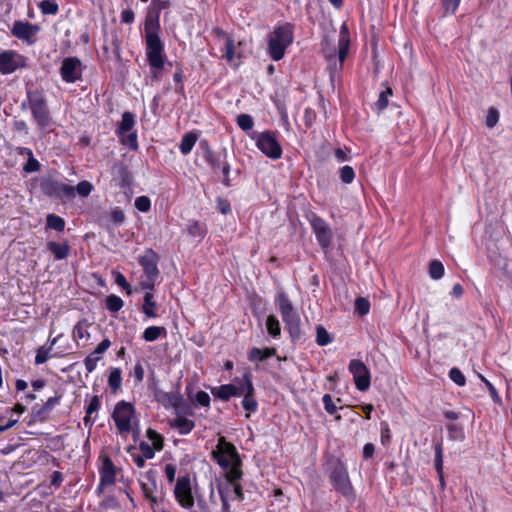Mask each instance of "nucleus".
Listing matches in <instances>:
<instances>
[{"label":"nucleus","instance_id":"1","mask_svg":"<svg viewBox=\"0 0 512 512\" xmlns=\"http://www.w3.org/2000/svg\"><path fill=\"white\" fill-rule=\"evenodd\" d=\"M212 457L217 464L225 471V477L228 481L240 480L243 472L241 470L242 461L236 447L226 441L225 437L218 439L215 449L212 451Z\"/></svg>","mask_w":512,"mask_h":512},{"label":"nucleus","instance_id":"2","mask_svg":"<svg viewBox=\"0 0 512 512\" xmlns=\"http://www.w3.org/2000/svg\"><path fill=\"white\" fill-rule=\"evenodd\" d=\"M294 39V26L291 23L277 25L268 36V54L274 61L281 60Z\"/></svg>","mask_w":512,"mask_h":512},{"label":"nucleus","instance_id":"3","mask_svg":"<svg viewBox=\"0 0 512 512\" xmlns=\"http://www.w3.org/2000/svg\"><path fill=\"white\" fill-rule=\"evenodd\" d=\"M275 304L292 341L299 340L301 338V319L288 295L283 291L278 292Z\"/></svg>","mask_w":512,"mask_h":512},{"label":"nucleus","instance_id":"4","mask_svg":"<svg viewBox=\"0 0 512 512\" xmlns=\"http://www.w3.org/2000/svg\"><path fill=\"white\" fill-rule=\"evenodd\" d=\"M329 480L333 488L348 501L355 500V492L346 465L340 459L329 462Z\"/></svg>","mask_w":512,"mask_h":512},{"label":"nucleus","instance_id":"5","mask_svg":"<svg viewBox=\"0 0 512 512\" xmlns=\"http://www.w3.org/2000/svg\"><path fill=\"white\" fill-rule=\"evenodd\" d=\"M249 137L255 141L256 147L268 158L278 160L283 150L277 138V132L265 130L262 132L252 131Z\"/></svg>","mask_w":512,"mask_h":512},{"label":"nucleus","instance_id":"6","mask_svg":"<svg viewBox=\"0 0 512 512\" xmlns=\"http://www.w3.org/2000/svg\"><path fill=\"white\" fill-rule=\"evenodd\" d=\"M117 431L120 435L126 436L133 430V425L137 424L134 407L131 403L120 401L116 404L112 413Z\"/></svg>","mask_w":512,"mask_h":512},{"label":"nucleus","instance_id":"7","mask_svg":"<svg viewBox=\"0 0 512 512\" xmlns=\"http://www.w3.org/2000/svg\"><path fill=\"white\" fill-rule=\"evenodd\" d=\"M27 102L37 125L40 128H47L51 123V116L43 93L27 91Z\"/></svg>","mask_w":512,"mask_h":512},{"label":"nucleus","instance_id":"8","mask_svg":"<svg viewBox=\"0 0 512 512\" xmlns=\"http://www.w3.org/2000/svg\"><path fill=\"white\" fill-rule=\"evenodd\" d=\"M139 264L145 275V279L141 281V287L152 291L159 276L158 255L152 249H148L139 257Z\"/></svg>","mask_w":512,"mask_h":512},{"label":"nucleus","instance_id":"9","mask_svg":"<svg viewBox=\"0 0 512 512\" xmlns=\"http://www.w3.org/2000/svg\"><path fill=\"white\" fill-rule=\"evenodd\" d=\"M146 56L151 69L162 70L165 61L164 44L159 35L145 37Z\"/></svg>","mask_w":512,"mask_h":512},{"label":"nucleus","instance_id":"10","mask_svg":"<svg viewBox=\"0 0 512 512\" xmlns=\"http://www.w3.org/2000/svg\"><path fill=\"white\" fill-rule=\"evenodd\" d=\"M177 503L184 509H191L194 506V496L189 475L177 478L173 490Z\"/></svg>","mask_w":512,"mask_h":512},{"label":"nucleus","instance_id":"11","mask_svg":"<svg viewBox=\"0 0 512 512\" xmlns=\"http://www.w3.org/2000/svg\"><path fill=\"white\" fill-rule=\"evenodd\" d=\"M27 67V58L15 50L0 52V74H12L18 69Z\"/></svg>","mask_w":512,"mask_h":512},{"label":"nucleus","instance_id":"12","mask_svg":"<svg viewBox=\"0 0 512 512\" xmlns=\"http://www.w3.org/2000/svg\"><path fill=\"white\" fill-rule=\"evenodd\" d=\"M349 372L353 375L354 383L359 391H367L371 385L369 369L363 361L353 359L348 366Z\"/></svg>","mask_w":512,"mask_h":512},{"label":"nucleus","instance_id":"13","mask_svg":"<svg viewBox=\"0 0 512 512\" xmlns=\"http://www.w3.org/2000/svg\"><path fill=\"white\" fill-rule=\"evenodd\" d=\"M212 32L218 39L223 40L224 45L221 51L223 58H225L227 62L233 63L236 59L241 58V53L238 49L241 46V42L236 44L234 39L221 28L216 27Z\"/></svg>","mask_w":512,"mask_h":512},{"label":"nucleus","instance_id":"14","mask_svg":"<svg viewBox=\"0 0 512 512\" xmlns=\"http://www.w3.org/2000/svg\"><path fill=\"white\" fill-rule=\"evenodd\" d=\"M82 62L77 57L64 58L60 67V75L65 83H75L81 79Z\"/></svg>","mask_w":512,"mask_h":512},{"label":"nucleus","instance_id":"15","mask_svg":"<svg viewBox=\"0 0 512 512\" xmlns=\"http://www.w3.org/2000/svg\"><path fill=\"white\" fill-rule=\"evenodd\" d=\"M310 224L318 244L322 249H328L333 238L332 230L328 223L321 217L314 215L310 220Z\"/></svg>","mask_w":512,"mask_h":512},{"label":"nucleus","instance_id":"16","mask_svg":"<svg viewBox=\"0 0 512 512\" xmlns=\"http://www.w3.org/2000/svg\"><path fill=\"white\" fill-rule=\"evenodd\" d=\"M243 400L241 402L242 407L247 411L246 417L248 418L251 413H254L258 409V402L255 398V388L252 382V375L250 372L243 374Z\"/></svg>","mask_w":512,"mask_h":512},{"label":"nucleus","instance_id":"17","mask_svg":"<svg viewBox=\"0 0 512 512\" xmlns=\"http://www.w3.org/2000/svg\"><path fill=\"white\" fill-rule=\"evenodd\" d=\"M42 189L46 195L63 200L72 199L75 196V188L73 186L58 181L44 183Z\"/></svg>","mask_w":512,"mask_h":512},{"label":"nucleus","instance_id":"18","mask_svg":"<svg viewBox=\"0 0 512 512\" xmlns=\"http://www.w3.org/2000/svg\"><path fill=\"white\" fill-rule=\"evenodd\" d=\"M204 159L215 172L218 170L221 171L223 175L222 183L225 186H230V165L226 161H223L220 156H216L208 147L205 151Z\"/></svg>","mask_w":512,"mask_h":512},{"label":"nucleus","instance_id":"19","mask_svg":"<svg viewBox=\"0 0 512 512\" xmlns=\"http://www.w3.org/2000/svg\"><path fill=\"white\" fill-rule=\"evenodd\" d=\"M235 381L238 384L230 383L214 387L211 389V393L222 401H229L232 397L241 396L243 392V379H236Z\"/></svg>","mask_w":512,"mask_h":512},{"label":"nucleus","instance_id":"20","mask_svg":"<svg viewBox=\"0 0 512 512\" xmlns=\"http://www.w3.org/2000/svg\"><path fill=\"white\" fill-rule=\"evenodd\" d=\"M155 399L166 409L177 410L182 402V396L179 392H166L157 389L154 393Z\"/></svg>","mask_w":512,"mask_h":512},{"label":"nucleus","instance_id":"21","mask_svg":"<svg viewBox=\"0 0 512 512\" xmlns=\"http://www.w3.org/2000/svg\"><path fill=\"white\" fill-rule=\"evenodd\" d=\"M111 346V341L109 339L102 340L97 347L91 352L84 360V365L88 373L93 372L96 367L98 361L101 359V354L106 352Z\"/></svg>","mask_w":512,"mask_h":512},{"label":"nucleus","instance_id":"22","mask_svg":"<svg viewBox=\"0 0 512 512\" xmlns=\"http://www.w3.org/2000/svg\"><path fill=\"white\" fill-rule=\"evenodd\" d=\"M350 46V39H349V32L347 29V26L343 24L341 26L340 32H339V39H338V62H339V69H342L343 63L348 55Z\"/></svg>","mask_w":512,"mask_h":512},{"label":"nucleus","instance_id":"23","mask_svg":"<svg viewBox=\"0 0 512 512\" xmlns=\"http://www.w3.org/2000/svg\"><path fill=\"white\" fill-rule=\"evenodd\" d=\"M116 472L115 466L109 457H105L103 460L102 467L100 469V484L102 486H110L115 483Z\"/></svg>","mask_w":512,"mask_h":512},{"label":"nucleus","instance_id":"24","mask_svg":"<svg viewBox=\"0 0 512 512\" xmlns=\"http://www.w3.org/2000/svg\"><path fill=\"white\" fill-rule=\"evenodd\" d=\"M227 483L219 487V491H225L227 497L231 501H242L244 499V493L239 480L228 481Z\"/></svg>","mask_w":512,"mask_h":512},{"label":"nucleus","instance_id":"25","mask_svg":"<svg viewBox=\"0 0 512 512\" xmlns=\"http://www.w3.org/2000/svg\"><path fill=\"white\" fill-rule=\"evenodd\" d=\"M158 303L154 300V295L152 291L147 290L143 297V305L142 312L145 314L147 318H156L158 317Z\"/></svg>","mask_w":512,"mask_h":512},{"label":"nucleus","instance_id":"26","mask_svg":"<svg viewBox=\"0 0 512 512\" xmlns=\"http://www.w3.org/2000/svg\"><path fill=\"white\" fill-rule=\"evenodd\" d=\"M100 398L95 395L90 400L89 404L86 407V415L84 417V424L86 427H92L97 418V412L100 409Z\"/></svg>","mask_w":512,"mask_h":512},{"label":"nucleus","instance_id":"27","mask_svg":"<svg viewBox=\"0 0 512 512\" xmlns=\"http://www.w3.org/2000/svg\"><path fill=\"white\" fill-rule=\"evenodd\" d=\"M12 34L18 39L29 41L34 31L30 23L15 21L12 27Z\"/></svg>","mask_w":512,"mask_h":512},{"label":"nucleus","instance_id":"28","mask_svg":"<svg viewBox=\"0 0 512 512\" xmlns=\"http://www.w3.org/2000/svg\"><path fill=\"white\" fill-rule=\"evenodd\" d=\"M47 249L53 254L55 260L66 259L70 253V247L67 242L58 243L49 241L47 243Z\"/></svg>","mask_w":512,"mask_h":512},{"label":"nucleus","instance_id":"29","mask_svg":"<svg viewBox=\"0 0 512 512\" xmlns=\"http://www.w3.org/2000/svg\"><path fill=\"white\" fill-rule=\"evenodd\" d=\"M145 37L151 35H159L160 32V23H159V15L152 13V11H148L145 25H144Z\"/></svg>","mask_w":512,"mask_h":512},{"label":"nucleus","instance_id":"30","mask_svg":"<svg viewBox=\"0 0 512 512\" xmlns=\"http://www.w3.org/2000/svg\"><path fill=\"white\" fill-rule=\"evenodd\" d=\"M171 427L177 429L179 434L187 435L194 429L195 423L193 420L179 416L171 422Z\"/></svg>","mask_w":512,"mask_h":512},{"label":"nucleus","instance_id":"31","mask_svg":"<svg viewBox=\"0 0 512 512\" xmlns=\"http://www.w3.org/2000/svg\"><path fill=\"white\" fill-rule=\"evenodd\" d=\"M135 123V115L129 111L124 112L116 130V134H123L133 131Z\"/></svg>","mask_w":512,"mask_h":512},{"label":"nucleus","instance_id":"32","mask_svg":"<svg viewBox=\"0 0 512 512\" xmlns=\"http://www.w3.org/2000/svg\"><path fill=\"white\" fill-rule=\"evenodd\" d=\"M166 335H167V330L165 327L149 326L144 330V332L142 334V338L146 342H153V341H156L157 339H159L160 337H166Z\"/></svg>","mask_w":512,"mask_h":512},{"label":"nucleus","instance_id":"33","mask_svg":"<svg viewBox=\"0 0 512 512\" xmlns=\"http://www.w3.org/2000/svg\"><path fill=\"white\" fill-rule=\"evenodd\" d=\"M197 138V134L194 132L186 133L182 137L179 149L183 155H188L192 151L193 147L197 142Z\"/></svg>","mask_w":512,"mask_h":512},{"label":"nucleus","instance_id":"34","mask_svg":"<svg viewBox=\"0 0 512 512\" xmlns=\"http://www.w3.org/2000/svg\"><path fill=\"white\" fill-rule=\"evenodd\" d=\"M186 230L189 236L198 238L199 240H202L206 235V227L195 220L189 221Z\"/></svg>","mask_w":512,"mask_h":512},{"label":"nucleus","instance_id":"35","mask_svg":"<svg viewBox=\"0 0 512 512\" xmlns=\"http://www.w3.org/2000/svg\"><path fill=\"white\" fill-rule=\"evenodd\" d=\"M266 329H267V332L268 334L272 337V338H279L280 335H281V326H280V322L279 320L277 319L276 316L274 315H269L267 318H266Z\"/></svg>","mask_w":512,"mask_h":512},{"label":"nucleus","instance_id":"36","mask_svg":"<svg viewBox=\"0 0 512 512\" xmlns=\"http://www.w3.org/2000/svg\"><path fill=\"white\" fill-rule=\"evenodd\" d=\"M434 451H435V469L437 471V474L439 478H443V445L442 441H438L434 445Z\"/></svg>","mask_w":512,"mask_h":512},{"label":"nucleus","instance_id":"37","mask_svg":"<svg viewBox=\"0 0 512 512\" xmlns=\"http://www.w3.org/2000/svg\"><path fill=\"white\" fill-rule=\"evenodd\" d=\"M51 346L42 345L36 351L35 364L40 365L47 362L50 358L58 357L57 354L52 353Z\"/></svg>","mask_w":512,"mask_h":512},{"label":"nucleus","instance_id":"38","mask_svg":"<svg viewBox=\"0 0 512 512\" xmlns=\"http://www.w3.org/2000/svg\"><path fill=\"white\" fill-rule=\"evenodd\" d=\"M120 142L131 150L138 149L137 132L130 131L128 133L117 134Z\"/></svg>","mask_w":512,"mask_h":512},{"label":"nucleus","instance_id":"39","mask_svg":"<svg viewBox=\"0 0 512 512\" xmlns=\"http://www.w3.org/2000/svg\"><path fill=\"white\" fill-rule=\"evenodd\" d=\"M123 305V300L117 295L111 294L105 299L106 309L111 313H117L122 309Z\"/></svg>","mask_w":512,"mask_h":512},{"label":"nucleus","instance_id":"40","mask_svg":"<svg viewBox=\"0 0 512 512\" xmlns=\"http://www.w3.org/2000/svg\"><path fill=\"white\" fill-rule=\"evenodd\" d=\"M47 228L61 232L65 228V221L62 217L55 214H48L46 218Z\"/></svg>","mask_w":512,"mask_h":512},{"label":"nucleus","instance_id":"41","mask_svg":"<svg viewBox=\"0 0 512 512\" xmlns=\"http://www.w3.org/2000/svg\"><path fill=\"white\" fill-rule=\"evenodd\" d=\"M38 7L44 15H56L59 12V6L54 0H42Z\"/></svg>","mask_w":512,"mask_h":512},{"label":"nucleus","instance_id":"42","mask_svg":"<svg viewBox=\"0 0 512 512\" xmlns=\"http://www.w3.org/2000/svg\"><path fill=\"white\" fill-rule=\"evenodd\" d=\"M122 384V373L119 368H114L108 376V385L114 391L118 390Z\"/></svg>","mask_w":512,"mask_h":512},{"label":"nucleus","instance_id":"43","mask_svg":"<svg viewBox=\"0 0 512 512\" xmlns=\"http://www.w3.org/2000/svg\"><path fill=\"white\" fill-rule=\"evenodd\" d=\"M90 336L88 332V323L86 320L79 321L73 328L74 339H84Z\"/></svg>","mask_w":512,"mask_h":512},{"label":"nucleus","instance_id":"44","mask_svg":"<svg viewBox=\"0 0 512 512\" xmlns=\"http://www.w3.org/2000/svg\"><path fill=\"white\" fill-rule=\"evenodd\" d=\"M444 274V266L438 260H433L429 265V275L432 279L438 280Z\"/></svg>","mask_w":512,"mask_h":512},{"label":"nucleus","instance_id":"45","mask_svg":"<svg viewBox=\"0 0 512 512\" xmlns=\"http://www.w3.org/2000/svg\"><path fill=\"white\" fill-rule=\"evenodd\" d=\"M447 430L451 440H463L465 437L463 427L458 424H448Z\"/></svg>","mask_w":512,"mask_h":512},{"label":"nucleus","instance_id":"46","mask_svg":"<svg viewBox=\"0 0 512 512\" xmlns=\"http://www.w3.org/2000/svg\"><path fill=\"white\" fill-rule=\"evenodd\" d=\"M331 342V338L327 330L323 326L316 328V343L319 346H326Z\"/></svg>","mask_w":512,"mask_h":512},{"label":"nucleus","instance_id":"47","mask_svg":"<svg viewBox=\"0 0 512 512\" xmlns=\"http://www.w3.org/2000/svg\"><path fill=\"white\" fill-rule=\"evenodd\" d=\"M339 173L341 181L345 184L352 183L355 178L354 169L349 165L341 167Z\"/></svg>","mask_w":512,"mask_h":512},{"label":"nucleus","instance_id":"48","mask_svg":"<svg viewBox=\"0 0 512 512\" xmlns=\"http://www.w3.org/2000/svg\"><path fill=\"white\" fill-rule=\"evenodd\" d=\"M237 124L243 131H249L253 128L254 121L249 114H240L237 117Z\"/></svg>","mask_w":512,"mask_h":512},{"label":"nucleus","instance_id":"49","mask_svg":"<svg viewBox=\"0 0 512 512\" xmlns=\"http://www.w3.org/2000/svg\"><path fill=\"white\" fill-rule=\"evenodd\" d=\"M193 402L196 406L209 408L210 407V396L207 392L200 390L195 394Z\"/></svg>","mask_w":512,"mask_h":512},{"label":"nucleus","instance_id":"50","mask_svg":"<svg viewBox=\"0 0 512 512\" xmlns=\"http://www.w3.org/2000/svg\"><path fill=\"white\" fill-rule=\"evenodd\" d=\"M443 10L444 14H450L453 15L457 11L460 0H439Z\"/></svg>","mask_w":512,"mask_h":512},{"label":"nucleus","instance_id":"51","mask_svg":"<svg viewBox=\"0 0 512 512\" xmlns=\"http://www.w3.org/2000/svg\"><path fill=\"white\" fill-rule=\"evenodd\" d=\"M147 437L152 442V446L156 450L159 451V450H161L163 448V438L155 430L148 429L147 430Z\"/></svg>","mask_w":512,"mask_h":512},{"label":"nucleus","instance_id":"52","mask_svg":"<svg viewBox=\"0 0 512 512\" xmlns=\"http://www.w3.org/2000/svg\"><path fill=\"white\" fill-rule=\"evenodd\" d=\"M170 6V2L168 0H153L148 8V11H152V13L159 15L160 12Z\"/></svg>","mask_w":512,"mask_h":512},{"label":"nucleus","instance_id":"53","mask_svg":"<svg viewBox=\"0 0 512 512\" xmlns=\"http://www.w3.org/2000/svg\"><path fill=\"white\" fill-rule=\"evenodd\" d=\"M449 377L458 386H464L466 383L464 374L456 367L450 369Z\"/></svg>","mask_w":512,"mask_h":512},{"label":"nucleus","instance_id":"54","mask_svg":"<svg viewBox=\"0 0 512 512\" xmlns=\"http://www.w3.org/2000/svg\"><path fill=\"white\" fill-rule=\"evenodd\" d=\"M134 205L141 212H148L151 208V201L147 196H139L135 199Z\"/></svg>","mask_w":512,"mask_h":512},{"label":"nucleus","instance_id":"55","mask_svg":"<svg viewBox=\"0 0 512 512\" xmlns=\"http://www.w3.org/2000/svg\"><path fill=\"white\" fill-rule=\"evenodd\" d=\"M124 220H125V215L121 208L115 207L114 209H112V211L110 213V221L115 226H119V225L123 224Z\"/></svg>","mask_w":512,"mask_h":512},{"label":"nucleus","instance_id":"56","mask_svg":"<svg viewBox=\"0 0 512 512\" xmlns=\"http://www.w3.org/2000/svg\"><path fill=\"white\" fill-rule=\"evenodd\" d=\"M499 120V112L496 108L490 107L486 116V126L493 128Z\"/></svg>","mask_w":512,"mask_h":512},{"label":"nucleus","instance_id":"57","mask_svg":"<svg viewBox=\"0 0 512 512\" xmlns=\"http://www.w3.org/2000/svg\"><path fill=\"white\" fill-rule=\"evenodd\" d=\"M355 309L360 315H366L370 309V303L366 298L359 297L355 301Z\"/></svg>","mask_w":512,"mask_h":512},{"label":"nucleus","instance_id":"58","mask_svg":"<svg viewBox=\"0 0 512 512\" xmlns=\"http://www.w3.org/2000/svg\"><path fill=\"white\" fill-rule=\"evenodd\" d=\"M140 455L146 458L147 460L152 459L155 455L154 450H156L153 446L148 444L147 442L142 441L139 444Z\"/></svg>","mask_w":512,"mask_h":512},{"label":"nucleus","instance_id":"59","mask_svg":"<svg viewBox=\"0 0 512 512\" xmlns=\"http://www.w3.org/2000/svg\"><path fill=\"white\" fill-rule=\"evenodd\" d=\"M75 188V191L82 197H87L92 189H93V186L90 182L88 181H81L77 184Z\"/></svg>","mask_w":512,"mask_h":512},{"label":"nucleus","instance_id":"60","mask_svg":"<svg viewBox=\"0 0 512 512\" xmlns=\"http://www.w3.org/2000/svg\"><path fill=\"white\" fill-rule=\"evenodd\" d=\"M392 95L391 88H387L386 90L382 91L378 97V100L376 102V106L379 110H383L388 105V97Z\"/></svg>","mask_w":512,"mask_h":512},{"label":"nucleus","instance_id":"61","mask_svg":"<svg viewBox=\"0 0 512 512\" xmlns=\"http://www.w3.org/2000/svg\"><path fill=\"white\" fill-rule=\"evenodd\" d=\"M324 408L326 412L330 415H333L337 411V406L334 404L333 399L330 394H325L322 398Z\"/></svg>","mask_w":512,"mask_h":512},{"label":"nucleus","instance_id":"62","mask_svg":"<svg viewBox=\"0 0 512 512\" xmlns=\"http://www.w3.org/2000/svg\"><path fill=\"white\" fill-rule=\"evenodd\" d=\"M248 359L251 362H262V361L266 360L264 357V350L257 348V347H253L249 351Z\"/></svg>","mask_w":512,"mask_h":512},{"label":"nucleus","instance_id":"63","mask_svg":"<svg viewBox=\"0 0 512 512\" xmlns=\"http://www.w3.org/2000/svg\"><path fill=\"white\" fill-rule=\"evenodd\" d=\"M39 169H40V163L35 157L27 159L26 164L23 166V170L26 173H33V172L38 171Z\"/></svg>","mask_w":512,"mask_h":512},{"label":"nucleus","instance_id":"64","mask_svg":"<svg viewBox=\"0 0 512 512\" xmlns=\"http://www.w3.org/2000/svg\"><path fill=\"white\" fill-rule=\"evenodd\" d=\"M120 19L122 23L132 24L135 20V14L132 9H125L121 12Z\"/></svg>","mask_w":512,"mask_h":512}]
</instances>
